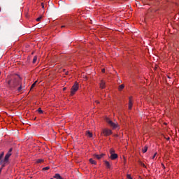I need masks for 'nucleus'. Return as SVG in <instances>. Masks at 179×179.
<instances>
[{"instance_id":"nucleus-1","label":"nucleus","mask_w":179,"mask_h":179,"mask_svg":"<svg viewBox=\"0 0 179 179\" xmlns=\"http://www.w3.org/2000/svg\"><path fill=\"white\" fill-rule=\"evenodd\" d=\"M7 83L10 89H15V87H17V86H20L17 88V92H22V90L23 89V87H22V78H20V76H15L9 80Z\"/></svg>"},{"instance_id":"nucleus-2","label":"nucleus","mask_w":179,"mask_h":179,"mask_svg":"<svg viewBox=\"0 0 179 179\" xmlns=\"http://www.w3.org/2000/svg\"><path fill=\"white\" fill-rule=\"evenodd\" d=\"M5 155V152H1L0 153V165L1 166V167H0V174L1 173H2V170L3 169V167H5L6 166V164H8V163H9V161H5V159H2L3 156Z\"/></svg>"},{"instance_id":"nucleus-3","label":"nucleus","mask_w":179,"mask_h":179,"mask_svg":"<svg viewBox=\"0 0 179 179\" xmlns=\"http://www.w3.org/2000/svg\"><path fill=\"white\" fill-rule=\"evenodd\" d=\"M106 121L108 124V125H110V127H111L113 129H116V128H118V124L113 122V121H111V120H110V118L106 117Z\"/></svg>"},{"instance_id":"nucleus-4","label":"nucleus","mask_w":179,"mask_h":179,"mask_svg":"<svg viewBox=\"0 0 179 179\" xmlns=\"http://www.w3.org/2000/svg\"><path fill=\"white\" fill-rule=\"evenodd\" d=\"M78 90H79V84H78V83H75L71 90V96H73V94H75Z\"/></svg>"},{"instance_id":"nucleus-5","label":"nucleus","mask_w":179,"mask_h":179,"mask_svg":"<svg viewBox=\"0 0 179 179\" xmlns=\"http://www.w3.org/2000/svg\"><path fill=\"white\" fill-rule=\"evenodd\" d=\"M12 150H13V148H10L9 150L8 151V152L6 154L5 157H4V162H9V157H10V156H12Z\"/></svg>"},{"instance_id":"nucleus-6","label":"nucleus","mask_w":179,"mask_h":179,"mask_svg":"<svg viewBox=\"0 0 179 179\" xmlns=\"http://www.w3.org/2000/svg\"><path fill=\"white\" fill-rule=\"evenodd\" d=\"M102 134H103L104 136H109V135L113 134V131L108 129H104Z\"/></svg>"},{"instance_id":"nucleus-7","label":"nucleus","mask_w":179,"mask_h":179,"mask_svg":"<svg viewBox=\"0 0 179 179\" xmlns=\"http://www.w3.org/2000/svg\"><path fill=\"white\" fill-rule=\"evenodd\" d=\"M110 159H111V160H115V159H118V155H117L116 153L111 154Z\"/></svg>"},{"instance_id":"nucleus-8","label":"nucleus","mask_w":179,"mask_h":179,"mask_svg":"<svg viewBox=\"0 0 179 179\" xmlns=\"http://www.w3.org/2000/svg\"><path fill=\"white\" fill-rule=\"evenodd\" d=\"M103 156H104V154L94 155V157H95V159H97L98 160H100V159H101V157H103Z\"/></svg>"},{"instance_id":"nucleus-9","label":"nucleus","mask_w":179,"mask_h":179,"mask_svg":"<svg viewBox=\"0 0 179 179\" xmlns=\"http://www.w3.org/2000/svg\"><path fill=\"white\" fill-rule=\"evenodd\" d=\"M86 135L88 138H93V134L90 131H87Z\"/></svg>"},{"instance_id":"nucleus-10","label":"nucleus","mask_w":179,"mask_h":179,"mask_svg":"<svg viewBox=\"0 0 179 179\" xmlns=\"http://www.w3.org/2000/svg\"><path fill=\"white\" fill-rule=\"evenodd\" d=\"M106 169H111V165L108 161H104Z\"/></svg>"},{"instance_id":"nucleus-11","label":"nucleus","mask_w":179,"mask_h":179,"mask_svg":"<svg viewBox=\"0 0 179 179\" xmlns=\"http://www.w3.org/2000/svg\"><path fill=\"white\" fill-rule=\"evenodd\" d=\"M100 87L101 89H104L106 87V83L104 81H101Z\"/></svg>"},{"instance_id":"nucleus-12","label":"nucleus","mask_w":179,"mask_h":179,"mask_svg":"<svg viewBox=\"0 0 179 179\" xmlns=\"http://www.w3.org/2000/svg\"><path fill=\"white\" fill-rule=\"evenodd\" d=\"M132 109V100L131 99V98H129V110H131Z\"/></svg>"},{"instance_id":"nucleus-13","label":"nucleus","mask_w":179,"mask_h":179,"mask_svg":"<svg viewBox=\"0 0 179 179\" xmlns=\"http://www.w3.org/2000/svg\"><path fill=\"white\" fill-rule=\"evenodd\" d=\"M54 178H56V179H63L62 177L61 176V175H59V173H56L54 176Z\"/></svg>"},{"instance_id":"nucleus-14","label":"nucleus","mask_w":179,"mask_h":179,"mask_svg":"<svg viewBox=\"0 0 179 179\" xmlns=\"http://www.w3.org/2000/svg\"><path fill=\"white\" fill-rule=\"evenodd\" d=\"M90 163H91V164H94V165L97 164V162L96 161H94V159H93L92 158L90 159Z\"/></svg>"},{"instance_id":"nucleus-15","label":"nucleus","mask_w":179,"mask_h":179,"mask_svg":"<svg viewBox=\"0 0 179 179\" xmlns=\"http://www.w3.org/2000/svg\"><path fill=\"white\" fill-rule=\"evenodd\" d=\"M148 152V146L145 145L143 148V153H146Z\"/></svg>"},{"instance_id":"nucleus-16","label":"nucleus","mask_w":179,"mask_h":179,"mask_svg":"<svg viewBox=\"0 0 179 179\" xmlns=\"http://www.w3.org/2000/svg\"><path fill=\"white\" fill-rule=\"evenodd\" d=\"M124 87H125V85H124V84H122L119 86V90H122V89H124Z\"/></svg>"},{"instance_id":"nucleus-17","label":"nucleus","mask_w":179,"mask_h":179,"mask_svg":"<svg viewBox=\"0 0 179 179\" xmlns=\"http://www.w3.org/2000/svg\"><path fill=\"white\" fill-rule=\"evenodd\" d=\"M110 155H114V154H115V150H114V149L111 148L110 150Z\"/></svg>"},{"instance_id":"nucleus-18","label":"nucleus","mask_w":179,"mask_h":179,"mask_svg":"<svg viewBox=\"0 0 179 179\" xmlns=\"http://www.w3.org/2000/svg\"><path fill=\"white\" fill-rule=\"evenodd\" d=\"M36 62H37V56H34L32 62H33V64H36Z\"/></svg>"},{"instance_id":"nucleus-19","label":"nucleus","mask_w":179,"mask_h":179,"mask_svg":"<svg viewBox=\"0 0 179 179\" xmlns=\"http://www.w3.org/2000/svg\"><path fill=\"white\" fill-rule=\"evenodd\" d=\"M38 113L39 114H43V110H41V108H38Z\"/></svg>"},{"instance_id":"nucleus-20","label":"nucleus","mask_w":179,"mask_h":179,"mask_svg":"<svg viewBox=\"0 0 179 179\" xmlns=\"http://www.w3.org/2000/svg\"><path fill=\"white\" fill-rule=\"evenodd\" d=\"M43 19V16H40L38 18H36V22H40Z\"/></svg>"},{"instance_id":"nucleus-21","label":"nucleus","mask_w":179,"mask_h":179,"mask_svg":"<svg viewBox=\"0 0 179 179\" xmlns=\"http://www.w3.org/2000/svg\"><path fill=\"white\" fill-rule=\"evenodd\" d=\"M37 83V81H35L31 86V89H33L36 86V84Z\"/></svg>"},{"instance_id":"nucleus-22","label":"nucleus","mask_w":179,"mask_h":179,"mask_svg":"<svg viewBox=\"0 0 179 179\" xmlns=\"http://www.w3.org/2000/svg\"><path fill=\"white\" fill-rule=\"evenodd\" d=\"M43 162H44L43 159H39L37 160L36 163H43Z\"/></svg>"},{"instance_id":"nucleus-23","label":"nucleus","mask_w":179,"mask_h":179,"mask_svg":"<svg viewBox=\"0 0 179 179\" xmlns=\"http://www.w3.org/2000/svg\"><path fill=\"white\" fill-rule=\"evenodd\" d=\"M43 170L45 171V170H50V166H46L43 168Z\"/></svg>"},{"instance_id":"nucleus-24","label":"nucleus","mask_w":179,"mask_h":179,"mask_svg":"<svg viewBox=\"0 0 179 179\" xmlns=\"http://www.w3.org/2000/svg\"><path fill=\"white\" fill-rule=\"evenodd\" d=\"M41 6H42V8L44 9L45 7H44V3H41Z\"/></svg>"},{"instance_id":"nucleus-25","label":"nucleus","mask_w":179,"mask_h":179,"mask_svg":"<svg viewBox=\"0 0 179 179\" xmlns=\"http://www.w3.org/2000/svg\"><path fill=\"white\" fill-rule=\"evenodd\" d=\"M156 155H157V152H155L154 156L152 157V159H155V157H156Z\"/></svg>"},{"instance_id":"nucleus-26","label":"nucleus","mask_w":179,"mask_h":179,"mask_svg":"<svg viewBox=\"0 0 179 179\" xmlns=\"http://www.w3.org/2000/svg\"><path fill=\"white\" fill-rule=\"evenodd\" d=\"M141 166H143V167H146V166L143 163H141Z\"/></svg>"},{"instance_id":"nucleus-27","label":"nucleus","mask_w":179,"mask_h":179,"mask_svg":"<svg viewBox=\"0 0 179 179\" xmlns=\"http://www.w3.org/2000/svg\"><path fill=\"white\" fill-rule=\"evenodd\" d=\"M64 27H66V25H63L61 27L62 29H64Z\"/></svg>"},{"instance_id":"nucleus-28","label":"nucleus","mask_w":179,"mask_h":179,"mask_svg":"<svg viewBox=\"0 0 179 179\" xmlns=\"http://www.w3.org/2000/svg\"><path fill=\"white\" fill-rule=\"evenodd\" d=\"M102 72H103V73H104L106 72V69H103Z\"/></svg>"},{"instance_id":"nucleus-29","label":"nucleus","mask_w":179,"mask_h":179,"mask_svg":"<svg viewBox=\"0 0 179 179\" xmlns=\"http://www.w3.org/2000/svg\"><path fill=\"white\" fill-rule=\"evenodd\" d=\"M95 103H96V104H99V103L100 102H99V101H96Z\"/></svg>"},{"instance_id":"nucleus-30","label":"nucleus","mask_w":179,"mask_h":179,"mask_svg":"<svg viewBox=\"0 0 179 179\" xmlns=\"http://www.w3.org/2000/svg\"><path fill=\"white\" fill-rule=\"evenodd\" d=\"M169 140H170V137H168V138H167V141H169Z\"/></svg>"},{"instance_id":"nucleus-31","label":"nucleus","mask_w":179,"mask_h":179,"mask_svg":"<svg viewBox=\"0 0 179 179\" xmlns=\"http://www.w3.org/2000/svg\"><path fill=\"white\" fill-rule=\"evenodd\" d=\"M162 167H164V164H162Z\"/></svg>"},{"instance_id":"nucleus-32","label":"nucleus","mask_w":179,"mask_h":179,"mask_svg":"<svg viewBox=\"0 0 179 179\" xmlns=\"http://www.w3.org/2000/svg\"><path fill=\"white\" fill-rule=\"evenodd\" d=\"M64 90H66V87H64Z\"/></svg>"},{"instance_id":"nucleus-33","label":"nucleus","mask_w":179,"mask_h":179,"mask_svg":"<svg viewBox=\"0 0 179 179\" xmlns=\"http://www.w3.org/2000/svg\"><path fill=\"white\" fill-rule=\"evenodd\" d=\"M116 136H118V135H116Z\"/></svg>"},{"instance_id":"nucleus-34","label":"nucleus","mask_w":179,"mask_h":179,"mask_svg":"<svg viewBox=\"0 0 179 179\" xmlns=\"http://www.w3.org/2000/svg\"><path fill=\"white\" fill-rule=\"evenodd\" d=\"M0 75H1V71H0Z\"/></svg>"}]
</instances>
